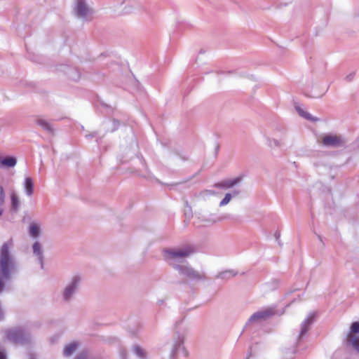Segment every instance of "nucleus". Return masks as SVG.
Here are the masks:
<instances>
[{
	"label": "nucleus",
	"mask_w": 359,
	"mask_h": 359,
	"mask_svg": "<svg viewBox=\"0 0 359 359\" xmlns=\"http://www.w3.org/2000/svg\"><path fill=\"white\" fill-rule=\"evenodd\" d=\"M12 242L5 243L0 249V293L3 292L6 280L15 271V264L10 253Z\"/></svg>",
	"instance_id": "1"
},
{
	"label": "nucleus",
	"mask_w": 359,
	"mask_h": 359,
	"mask_svg": "<svg viewBox=\"0 0 359 359\" xmlns=\"http://www.w3.org/2000/svg\"><path fill=\"white\" fill-rule=\"evenodd\" d=\"M194 249L190 245L173 250H164L163 255L167 260H181L191 255Z\"/></svg>",
	"instance_id": "2"
},
{
	"label": "nucleus",
	"mask_w": 359,
	"mask_h": 359,
	"mask_svg": "<svg viewBox=\"0 0 359 359\" xmlns=\"http://www.w3.org/2000/svg\"><path fill=\"white\" fill-rule=\"evenodd\" d=\"M6 338L13 343L20 342L23 338V332L20 329H11L6 332Z\"/></svg>",
	"instance_id": "3"
},
{
	"label": "nucleus",
	"mask_w": 359,
	"mask_h": 359,
	"mask_svg": "<svg viewBox=\"0 0 359 359\" xmlns=\"http://www.w3.org/2000/svg\"><path fill=\"white\" fill-rule=\"evenodd\" d=\"M322 143L327 147H337L342 144V140L337 135H327L323 137Z\"/></svg>",
	"instance_id": "4"
},
{
	"label": "nucleus",
	"mask_w": 359,
	"mask_h": 359,
	"mask_svg": "<svg viewBox=\"0 0 359 359\" xmlns=\"http://www.w3.org/2000/svg\"><path fill=\"white\" fill-rule=\"evenodd\" d=\"M274 313L273 310L272 309H266L263 311H258L255 313L251 317L250 320H264L268 319L269 317L273 316Z\"/></svg>",
	"instance_id": "5"
},
{
	"label": "nucleus",
	"mask_w": 359,
	"mask_h": 359,
	"mask_svg": "<svg viewBox=\"0 0 359 359\" xmlns=\"http://www.w3.org/2000/svg\"><path fill=\"white\" fill-rule=\"evenodd\" d=\"M89 11L90 9L83 0H78L75 7V12L76 15L80 17H85Z\"/></svg>",
	"instance_id": "6"
},
{
	"label": "nucleus",
	"mask_w": 359,
	"mask_h": 359,
	"mask_svg": "<svg viewBox=\"0 0 359 359\" xmlns=\"http://www.w3.org/2000/svg\"><path fill=\"white\" fill-rule=\"evenodd\" d=\"M241 177H236L231 180H224L215 184V187L222 189H229L238 184L241 181Z\"/></svg>",
	"instance_id": "7"
},
{
	"label": "nucleus",
	"mask_w": 359,
	"mask_h": 359,
	"mask_svg": "<svg viewBox=\"0 0 359 359\" xmlns=\"http://www.w3.org/2000/svg\"><path fill=\"white\" fill-rule=\"evenodd\" d=\"M79 280L76 278L74 279L73 282L71 285H69L65 290L64 292V297L65 299H68L72 294L74 292V290L76 287V284Z\"/></svg>",
	"instance_id": "8"
},
{
	"label": "nucleus",
	"mask_w": 359,
	"mask_h": 359,
	"mask_svg": "<svg viewBox=\"0 0 359 359\" xmlns=\"http://www.w3.org/2000/svg\"><path fill=\"white\" fill-rule=\"evenodd\" d=\"M184 273H186L187 276L191 278L201 279L203 278V275L200 274L198 272L194 271L191 268L185 267Z\"/></svg>",
	"instance_id": "9"
},
{
	"label": "nucleus",
	"mask_w": 359,
	"mask_h": 359,
	"mask_svg": "<svg viewBox=\"0 0 359 359\" xmlns=\"http://www.w3.org/2000/svg\"><path fill=\"white\" fill-rule=\"evenodd\" d=\"M347 341L353 347L359 351V338L355 337L352 333H350L347 337Z\"/></svg>",
	"instance_id": "10"
},
{
	"label": "nucleus",
	"mask_w": 359,
	"mask_h": 359,
	"mask_svg": "<svg viewBox=\"0 0 359 359\" xmlns=\"http://www.w3.org/2000/svg\"><path fill=\"white\" fill-rule=\"evenodd\" d=\"M16 164V160L13 157H6L0 161V166L13 167Z\"/></svg>",
	"instance_id": "11"
},
{
	"label": "nucleus",
	"mask_w": 359,
	"mask_h": 359,
	"mask_svg": "<svg viewBox=\"0 0 359 359\" xmlns=\"http://www.w3.org/2000/svg\"><path fill=\"white\" fill-rule=\"evenodd\" d=\"M29 234L31 236L36 238L40 233V227L36 223H31L29 228Z\"/></svg>",
	"instance_id": "12"
},
{
	"label": "nucleus",
	"mask_w": 359,
	"mask_h": 359,
	"mask_svg": "<svg viewBox=\"0 0 359 359\" xmlns=\"http://www.w3.org/2000/svg\"><path fill=\"white\" fill-rule=\"evenodd\" d=\"M25 188L27 194L31 196L33 194L34 184L30 177H27L25 181Z\"/></svg>",
	"instance_id": "13"
},
{
	"label": "nucleus",
	"mask_w": 359,
	"mask_h": 359,
	"mask_svg": "<svg viewBox=\"0 0 359 359\" xmlns=\"http://www.w3.org/2000/svg\"><path fill=\"white\" fill-rule=\"evenodd\" d=\"M76 346H77V345L75 343H72V344H70L66 346L64 349V354L66 356L70 355L76 350Z\"/></svg>",
	"instance_id": "14"
},
{
	"label": "nucleus",
	"mask_w": 359,
	"mask_h": 359,
	"mask_svg": "<svg viewBox=\"0 0 359 359\" xmlns=\"http://www.w3.org/2000/svg\"><path fill=\"white\" fill-rule=\"evenodd\" d=\"M33 250H34V253L36 254L37 256H39V258L41 259L42 252H41V248L39 243L35 242L34 243Z\"/></svg>",
	"instance_id": "15"
},
{
	"label": "nucleus",
	"mask_w": 359,
	"mask_h": 359,
	"mask_svg": "<svg viewBox=\"0 0 359 359\" xmlns=\"http://www.w3.org/2000/svg\"><path fill=\"white\" fill-rule=\"evenodd\" d=\"M11 205L13 208L17 209L19 203L18 197L15 193H13L11 196Z\"/></svg>",
	"instance_id": "16"
},
{
	"label": "nucleus",
	"mask_w": 359,
	"mask_h": 359,
	"mask_svg": "<svg viewBox=\"0 0 359 359\" xmlns=\"http://www.w3.org/2000/svg\"><path fill=\"white\" fill-rule=\"evenodd\" d=\"M38 124L39 126H41L43 129L46 130H51V127L49 125L48 123H47L46 121L44 120H39L37 121Z\"/></svg>",
	"instance_id": "17"
},
{
	"label": "nucleus",
	"mask_w": 359,
	"mask_h": 359,
	"mask_svg": "<svg viewBox=\"0 0 359 359\" xmlns=\"http://www.w3.org/2000/svg\"><path fill=\"white\" fill-rule=\"evenodd\" d=\"M231 199V196L230 194H226L223 200L220 202V206H224L229 203Z\"/></svg>",
	"instance_id": "18"
},
{
	"label": "nucleus",
	"mask_w": 359,
	"mask_h": 359,
	"mask_svg": "<svg viewBox=\"0 0 359 359\" xmlns=\"http://www.w3.org/2000/svg\"><path fill=\"white\" fill-rule=\"evenodd\" d=\"M351 333H358L359 332V323L355 322L351 325Z\"/></svg>",
	"instance_id": "19"
},
{
	"label": "nucleus",
	"mask_w": 359,
	"mask_h": 359,
	"mask_svg": "<svg viewBox=\"0 0 359 359\" xmlns=\"http://www.w3.org/2000/svg\"><path fill=\"white\" fill-rule=\"evenodd\" d=\"M297 111H298L299 114L302 116L304 117L305 118H306V119H309V120H310V119H312V118H311V116H310V114H309L308 112H306V111H304L303 110H302V109H301L300 108H299V107L297 108Z\"/></svg>",
	"instance_id": "20"
},
{
	"label": "nucleus",
	"mask_w": 359,
	"mask_h": 359,
	"mask_svg": "<svg viewBox=\"0 0 359 359\" xmlns=\"http://www.w3.org/2000/svg\"><path fill=\"white\" fill-rule=\"evenodd\" d=\"M5 194L3 187L0 186V205L4 202Z\"/></svg>",
	"instance_id": "21"
},
{
	"label": "nucleus",
	"mask_w": 359,
	"mask_h": 359,
	"mask_svg": "<svg viewBox=\"0 0 359 359\" xmlns=\"http://www.w3.org/2000/svg\"><path fill=\"white\" fill-rule=\"evenodd\" d=\"M135 353L140 356H144L143 351L140 347L135 348Z\"/></svg>",
	"instance_id": "22"
},
{
	"label": "nucleus",
	"mask_w": 359,
	"mask_h": 359,
	"mask_svg": "<svg viewBox=\"0 0 359 359\" xmlns=\"http://www.w3.org/2000/svg\"><path fill=\"white\" fill-rule=\"evenodd\" d=\"M0 359H6V354L3 351H0Z\"/></svg>",
	"instance_id": "23"
},
{
	"label": "nucleus",
	"mask_w": 359,
	"mask_h": 359,
	"mask_svg": "<svg viewBox=\"0 0 359 359\" xmlns=\"http://www.w3.org/2000/svg\"><path fill=\"white\" fill-rule=\"evenodd\" d=\"M173 268H177L179 271H180L182 273H184V266H177L175 267V266H173Z\"/></svg>",
	"instance_id": "24"
},
{
	"label": "nucleus",
	"mask_w": 359,
	"mask_h": 359,
	"mask_svg": "<svg viewBox=\"0 0 359 359\" xmlns=\"http://www.w3.org/2000/svg\"><path fill=\"white\" fill-rule=\"evenodd\" d=\"M228 273H230V272H224L221 275L222 276V277H226Z\"/></svg>",
	"instance_id": "25"
},
{
	"label": "nucleus",
	"mask_w": 359,
	"mask_h": 359,
	"mask_svg": "<svg viewBox=\"0 0 359 359\" xmlns=\"http://www.w3.org/2000/svg\"><path fill=\"white\" fill-rule=\"evenodd\" d=\"M2 214V211L0 210V215H1Z\"/></svg>",
	"instance_id": "26"
}]
</instances>
